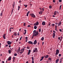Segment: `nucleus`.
Here are the masks:
<instances>
[{
	"mask_svg": "<svg viewBox=\"0 0 63 63\" xmlns=\"http://www.w3.org/2000/svg\"><path fill=\"white\" fill-rule=\"evenodd\" d=\"M33 32V36H36L39 35V33H38V31H37L36 32Z\"/></svg>",
	"mask_w": 63,
	"mask_h": 63,
	"instance_id": "f257e3e1",
	"label": "nucleus"
},
{
	"mask_svg": "<svg viewBox=\"0 0 63 63\" xmlns=\"http://www.w3.org/2000/svg\"><path fill=\"white\" fill-rule=\"evenodd\" d=\"M59 53V50L58 49H57L56 50V55H57Z\"/></svg>",
	"mask_w": 63,
	"mask_h": 63,
	"instance_id": "f03ea898",
	"label": "nucleus"
},
{
	"mask_svg": "<svg viewBox=\"0 0 63 63\" xmlns=\"http://www.w3.org/2000/svg\"><path fill=\"white\" fill-rule=\"evenodd\" d=\"M30 15L32 17H33L34 18L36 17V16L33 13L31 14Z\"/></svg>",
	"mask_w": 63,
	"mask_h": 63,
	"instance_id": "7ed1b4c3",
	"label": "nucleus"
},
{
	"mask_svg": "<svg viewBox=\"0 0 63 63\" xmlns=\"http://www.w3.org/2000/svg\"><path fill=\"white\" fill-rule=\"evenodd\" d=\"M7 43L8 45H11V44H12V43H11V42L10 41H8L7 42Z\"/></svg>",
	"mask_w": 63,
	"mask_h": 63,
	"instance_id": "20e7f679",
	"label": "nucleus"
},
{
	"mask_svg": "<svg viewBox=\"0 0 63 63\" xmlns=\"http://www.w3.org/2000/svg\"><path fill=\"white\" fill-rule=\"evenodd\" d=\"M37 51H38V49H37V48H35V49L33 51V52H37Z\"/></svg>",
	"mask_w": 63,
	"mask_h": 63,
	"instance_id": "39448f33",
	"label": "nucleus"
},
{
	"mask_svg": "<svg viewBox=\"0 0 63 63\" xmlns=\"http://www.w3.org/2000/svg\"><path fill=\"white\" fill-rule=\"evenodd\" d=\"M62 24L61 23V21H60L59 23H58V26H60V25H61Z\"/></svg>",
	"mask_w": 63,
	"mask_h": 63,
	"instance_id": "423d86ee",
	"label": "nucleus"
},
{
	"mask_svg": "<svg viewBox=\"0 0 63 63\" xmlns=\"http://www.w3.org/2000/svg\"><path fill=\"white\" fill-rule=\"evenodd\" d=\"M24 50H25V48H23L22 49L20 50V51H22L23 52H24Z\"/></svg>",
	"mask_w": 63,
	"mask_h": 63,
	"instance_id": "0eeeda50",
	"label": "nucleus"
},
{
	"mask_svg": "<svg viewBox=\"0 0 63 63\" xmlns=\"http://www.w3.org/2000/svg\"><path fill=\"white\" fill-rule=\"evenodd\" d=\"M37 40H35L33 42V44H34V45H36V44H37Z\"/></svg>",
	"mask_w": 63,
	"mask_h": 63,
	"instance_id": "6e6552de",
	"label": "nucleus"
},
{
	"mask_svg": "<svg viewBox=\"0 0 63 63\" xmlns=\"http://www.w3.org/2000/svg\"><path fill=\"white\" fill-rule=\"evenodd\" d=\"M39 25V22H37L36 23L34 24V25L35 26L36 25Z\"/></svg>",
	"mask_w": 63,
	"mask_h": 63,
	"instance_id": "1a4fd4ad",
	"label": "nucleus"
},
{
	"mask_svg": "<svg viewBox=\"0 0 63 63\" xmlns=\"http://www.w3.org/2000/svg\"><path fill=\"white\" fill-rule=\"evenodd\" d=\"M12 58V57H10L9 58L8 60V61H9L11 60V59Z\"/></svg>",
	"mask_w": 63,
	"mask_h": 63,
	"instance_id": "9d476101",
	"label": "nucleus"
},
{
	"mask_svg": "<svg viewBox=\"0 0 63 63\" xmlns=\"http://www.w3.org/2000/svg\"><path fill=\"white\" fill-rule=\"evenodd\" d=\"M55 33H53V38H55Z\"/></svg>",
	"mask_w": 63,
	"mask_h": 63,
	"instance_id": "9b49d317",
	"label": "nucleus"
},
{
	"mask_svg": "<svg viewBox=\"0 0 63 63\" xmlns=\"http://www.w3.org/2000/svg\"><path fill=\"white\" fill-rule=\"evenodd\" d=\"M28 43L30 44H33V42L32 41H29L28 42Z\"/></svg>",
	"mask_w": 63,
	"mask_h": 63,
	"instance_id": "f8f14e48",
	"label": "nucleus"
},
{
	"mask_svg": "<svg viewBox=\"0 0 63 63\" xmlns=\"http://www.w3.org/2000/svg\"><path fill=\"white\" fill-rule=\"evenodd\" d=\"M42 24L43 25H45L46 24V23H45V22H43L42 23Z\"/></svg>",
	"mask_w": 63,
	"mask_h": 63,
	"instance_id": "ddd939ff",
	"label": "nucleus"
},
{
	"mask_svg": "<svg viewBox=\"0 0 63 63\" xmlns=\"http://www.w3.org/2000/svg\"><path fill=\"white\" fill-rule=\"evenodd\" d=\"M31 51V50H29L28 53V55H29V54H30Z\"/></svg>",
	"mask_w": 63,
	"mask_h": 63,
	"instance_id": "4468645a",
	"label": "nucleus"
},
{
	"mask_svg": "<svg viewBox=\"0 0 63 63\" xmlns=\"http://www.w3.org/2000/svg\"><path fill=\"white\" fill-rule=\"evenodd\" d=\"M14 36H16L17 35V34L16 32H15L13 34Z\"/></svg>",
	"mask_w": 63,
	"mask_h": 63,
	"instance_id": "2eb2a0df",
	"label": "nucleus"
},
{
	"mask_svg": "<svg viewBox=\"0 0 63 63\" xmlns=\"http://www.w3.org/2000/svg\"><path fill=\"white\" fill-rule=\"evenodd\" d=\"M56 14H57V12L56 11H55L54 13V15H56Z\"/></svg>",
	"mask_w": 63,
	"mask_h": 63,
	"instance_id": "dca6fc26",
	"label": "nucleus"
},
{
	"mask_svg": "<svg viewBox=\"0 0 63 63\" xmlns=\"http://www.w3.org/2000/svg\"><path fill=\"white\" fill-rule=\"evenodd\" d=\"M59 60L58 59H57L56 60V63H58V62L59 61Z\"/></svg>",
	"mask_w": 63,
	"mask_h": 63,
	"instance_id": "f3484780",
	"label": "nucleus"
},
{
	"mask_svg": "<svg viewBox=\"0 0 63 63\" xmlns=\"http://www.w3.org/2000/svg\"><path fill=\"white\" fill-rule=\"evenodd\" d=\"M24 32H25V33H24V35H25V34L26 33V30H24Z\"/></svg>",
	"mask_w": 63,
	"mask_h": 63,
	"instance_id": "a211bd4d",
	"label": "nucleus"
},
{
	"mask_svg": "<svg viewBox=\"0 0 63 63\" xmlns=\"http://www.w3.org/2000/svg\"><path fill=\"white\" fill-rule=\"evenodd\" d=\"M48 55H46L45 58H48Z\"/></svg>",
	"mask_w": 63,
	"mask_h": 63,
	"instance_id": "6ab92c4d",
	"label": "nucleus"
},
{
	"mask_svg": "<svg viewBox=\"0 0 63 63\" xmlns=\"http://www.w3.org/2000/svg\"><path fill=\"white\" fill-rule=\"evenodd\" d=\"M30 12L29 11L27 13V16H28V14H29Z\"/></svg>",
	"mask_w": 63,
	"mask_h": 63,
	"instance_id": "aec40b11",
	"label": "nucleus"
},
{
	"mask_svg": "<svg viewBox=\"0 0 63 63\" xmlns=\"http://www.w3.org/2000/svg\"><path fill=\"white\" fill-rule=\"evenodd\" d=\"M48 60H49L50 61H51V58L50 57H49L48 58Z\"/></svg>",
	"mask_w": 63,
	"mask_h": 63,
	"instance_id": "412c9836",
	"label": "nucleus"
},
{
	"mask_svg": "<svg viewBox=\"0 0 63 63\" xmlns=\"http://www.w3.org/2000/svg\"><path fill=\"white\" fill-rule=\"evenodd\" d=\"M12 6L13 8H15V4H13Z\"/></svg>",
	"mask_w": 63,
	"mask_h": 63,
	"instance_id": "4be33fe9",
	"label": "nucleus"
},
{
	"mask_svg": "<svg viewBox=\"0 0 63 63\" xmlns=\"http://www.w3.org/2000/svg\"><path fill=\"white\" fill-rule=\"evenodd\" d=\"M37 27L36 26H35L34 27V28L35 29H37Z\"/></svg>",
	"mask_w": 63,
	"mask_h": 63,
	"instance_id": "5701e85b",
	"label": "nucleus"
},
{
	"mask_svg": "<svg viewBox=\"0 0 63 63\" xmlns=\"http://www.w3.org/2000/svg\"><path fill=\"white\" fill-rule=\"evenodd\" d=\"M20 47H19L18 49V52L20 51Z\"/></svg>",
	"mask_w": 63,
	"mask_h": 63,
	"instance_id": "b1692460",
	"label": "nucleus"
},
{
	"mask_svg": "<svg viewBox=\"0 0 63 63\" xmlns=\"http://www.w3.org/2000/svg\"><path fill=\"white\" fill-rule=\"evenodd\" d=\"M14 8H13L12 9V10L11 11V14H13V11H14Z\"/></svg>",
	"mask_w": 63,
	"mask_h": 63,
	"instance_id": "393cba45",
	"label": "nucleus"
},
{
	"mask_svg": "<svg viewBox=\"0 0 63 63\" xmlns=\"http://www.w3.org/2000/svg\"><path fill=\"white\" fill-rule=\"evenodd\" d=\"M41 40L42 41H43L44 40V37H42L41 39Z\"/></svg>",
	"mask_w": 63,
	"mask_h": 63,
	"instance_id": "a878e982",
	"label": "nucleus"
},
{
	"mask_svg": "<svg viewBox=\"0 0 63 63\" xmlns=\"http://www.w3.org/2000/svg\"><path fill=\"white\" fill-rule=\"evenodd\" d=\"M11 51L10 50H8V52L9 53H10V54L11 53Z\"/></svg>",
	"mask_w": 63,
	"mask_h": 63,
	"instance_id": "bb28decb",
	"label": "nucleus"
},
{
	"mask_svg": "<svg viewBox=\"0 0 63 63\" xmlns=\"http://www.w3.org/2000/svg\"><path fill=\"white\" fill-rule=\"evenodd\" d=\"M39 14H41V15H42V12L41 11H40L39 13Z\"/></svg>",
	"mask_w": 63,
	"mask_h": 63,
	"instance_id": "cd10ccee",
	"label": "nucleus"
},
{
	"mask_svg": "<svg viewBox=\"0 0 63 63\" xmlns=\"http://www.w3.org/2000/svg\"><path fill=\"white\" fill-rule=\"evenodd\" d=\"M62 6V5H61L60 7V10L61 9V7Z\"/></svg>",
	"mask_w": 63,
	"mask_h": 63,
	"instance_id": "c85d7f7f",
	"label": "nucleus"
},
{
	"mask_svg": "<svg viewBox=\"0 0 63 63\" xmlns=\"http://www.w3.org/2000/svg\"><path fill=\"white\" fill-rule=\"evenodd\" d=\"M24 6H25V7H26H26H27V6H28L27 5H26L25 4H24Z\"/></svg>",
	"mask_w": 63,
	"mask_h": 63,
	"instance_id": "c756f323",
	"label": "nucleus"
},
{
	"mask_svg": "<svg viewBox=\"0 0 63 63\" xmlns=\"http://www.w3.org/2000/svg\"><path fill=\"white\" fill-rule=\"evenodd\" d=\"M52 27H54V26L55 25V24H52Z\"/></svg>",
	"mask_w": 63,
	"mask_h": 63,
	"instance_id": "7c9ffc66",
	"label": "nucleus"
},
{
	"mask_svg": "<svg viewBox=\"0 0 63 63\" xmlns=\"http://www.w3.org/2000/svg\"><path fill=\"white\" fill-rule=\"evenodd\" d=\"M32 61L34 60V57H32Z\"/></svg>",
	"mask_w": 63,
	"mask_h": 63,
	"instance_id": "2f4dec72",
	"label": "nucleus"
},
{
	"mask_svg": "<svg viewBox=\"0 0 63 63\" xmlns=\"http://www.w3.org/2000/svg\"><path fill=\"white\" fill-rule=\"evenodd\" d=\"M14 55L15 56H16V55H17V54H16V53H15V54H14Z\"/></svg>",
	"mask_w": 63,
	"mask_h": 63,
	"instance_id": "473e14b6",
	"label": "nucleus"
},
{
	"mask_svg": "<svg viewBox=\"0 0 63 63\" xmlns=\"http://www.w3.org/2000/svg\"><path fill=\"white\" fill-rule=\"evenodd\" d=\"M41 31V29H39V32H40Z\"/></svg>",
	"mask_w": 63,
	"mask_h": 63,
	"instance_id": "72a5a7b5",
	"label": "nucleus"
},
{
	"mask_svg": "<svg viewBox=\"0 0 63 63\" xmlns=\"http://www.w3.org/2000/svg\"><path fill=\"white\" fill-rule=\"evenodd\" d=\"M61 56V54H59V56L60 57V56Z\"/></svg>",
	"mask_w": 63,
	"mask_h": 63,
	"instance_id": "f704fd0d",
	"label": "nucleus"
},
{
	"mask_svg": "<svg viewBox=\"0 0 63 63\" xmlns=\"http://www.w3.org/2000/svg\"><path fill=\"white\" fill-rule=\"evenodd\" d=\"M27 49H29L30 48V47H27Z\"/></svg>",
	"mask_w": 63,
	"mask_h": 63,
	"instance_id": "c9c22d12",
	"label": "nucleus"
},
{
	"mask_svg": "<svg viewBox=\"0 0 63 63\" xmlns=\"http://www.w3.org/2000/svg\"><path fill=\"white\" fill-rule=\"evenodd\" d=\"M49 8H50V9H51L52 8V7H51V6H49Z\"/></svg>",
	"mask_w": 63,
	"mask_h": 63,
	"instance_id": "e433bc0d",
	"label": "nucleus"
},
{
	"mask_svg": "<svg viewBox=\"0 0 63 63\" xmlns=\"http://www.w3.org/2000/svg\"><path fill=\"white\" fill-rule=\"evenodd\" d=\"M53 3H55V0H53Z\"/></svg>",
	"mask_w": 63,
	"mask_h": 63,
	"instance_id": "4c0bfd02",
	"label": "nucleus"
},
{
	"mask_svg": "<svg viewBox=\"0 0 63 63\" xmlns=\"http://www.w3.org/2000/svg\"><path fill=\"white\" fill-rule=\"evenodd\" d=\"M42 11H44V10H45V9H44L43 8H42V9H41Z\"/></svg>",
	"mask_w": 63,
	"mask_h": 63,
	"instance_id": "58836bf2",
	"label": "nucleus"
},
{
	"mask_svg": "<svg viewBox=\"0 0 63 63\" xmlns=\"http://www.w3.org/2000/svg\"><path fill=\"white\" fill-rule=\"evenodd\" d=\"M2 12H1L0 14V16H2Z\"/></svg>",
	"mask_w": 63,
	"mask_h": 63,
	"instance_id": "ea45409f",
	"label": "nucleus"
},
{
	"mask_svg": "<svg viewBox=\"0 0 63 63\" xmlns=\"http://www.w3.org/2000/svg\"><path fill=\"white\" fill-rule=\"evenodd\" d=\"M59 1L60 2H62V0H59Z\"/></svg>",
	"mask_w": 63,
	"mask_h": 63,
	"instance_id": "a19ab883",
	"label": "nucleus"
},
{
	"mask_svg": "<svg viewBox=\"0 0 63 63\" xmlns=\"http://www.w3.org/2000/svg\"><path fill=\"white\" fill-rule=\"evenodd\" d=\"M18 38H17L16 40V42H17V41H18Z\"/></svg>",
	"mask_w": 63,
	"mask_h": 63,
	"instance_id": "79ce46f5",
	"label": "nucleus"
},
{
	"mask_svg": "<svg viewBox=\"0 0 63 63\" xmlns=\"http://www.w3.org/2000/svg\"><path fill=\"white\" fill-rule=\"evenodd\" d=\"M22 36H21V37H20V40H21V39L22 38Z\"/></svg>",
	"mask_w": 63,
	"mask_h": 63,
	"instance_id": "37998d69",
	"label": "nucleus"
},
{
	"mask_svg": "<svg viewBox=\"0 0 63 63\" xmlns=\"http://www.w3.org/2000/svg\"><path fill=\"white\" fill-rule=\"evenodd\" d=\"M44 57H43V56H42L41 57V59H43H43H44Z\"/></svg>",
	"mask_w": 63,
	"mask_h": 63,
	"instance_id": "c03bdc74",
	"label": "nucleus"
},
{
	"mask_svg": "<svg viewBox=\"0 0 63 63\" xmlns=\"http://www.w3.org/2000/svg\"><path fill=\"white\" fill-rule=\"evenodd\" d=\"M53 31V32L54 33H56V32L54 31Z\"/></svg>",
	"mask_w": 63,
	"mask_h": 63,
	"instance_id": "a18cd8bd",
	"label": "nucleus"
},
{
	"mask_svg": "<svg viewBox=\"0 0 63 63\" xmlns=\"http://www.w3.org/2000/svg\"><path fill=\"white\" fill-rule=\"evenodd\" d=\"M5 35H6V34H4L3 35V37H5Z\"/></svg>",
	"mask_w": 63,
	"mask_h": 63,
	"instance_id": "49530a36",
	"label": "nucleus"
},
{
	"mask_svg": "<svg viewBox=\"0 0 63 63\" xmlns=\"http://www.w3.org/2000/svg\"><path fill=\"white\" fill-rule=\"evenodd\" d=\"M55 24L56 25H57L58 24V23H55Z\"/></svg>",
	"mask_w": 63,
	"mask_h": 63,
	"instance_id": "de8ad7c7",
	"label": "nucleus"
},
{
	"mask_svg": "<svg viewBox=\"0 0 63 63\" xmlns=\"http://www.w3.org/2000/svg\"><path fill=\"white\" fill-rule=\"evenodd\" d=\"M30 27V25H29L28 26V27Z\"/></svg>",
	"mask_w": 63,
	"mask_h": 63,
	"instance_id": "09e8293b",
	"label": "nucleus"
},
{
	"mask_svg": "<svg viewBox=\"0 0 63 63\" xmlns=\"http://www.w3.org/2000/svg\"><path fill=\"white\" fill-rule=\"evenodd\" d=\"M9 31L10 32H12V31H11V29H10H10Z\"/></svg>",
	"mask_w": 63,
	"mask_h": 63,
	"instance_id": "8fccbe9b",
	"label": "nucleus"
},
{
	"mask_svg": "<svg viewBox=\"0 0 63 63\" xmlns=\"http://www.w3.org/2000/svg\"><path fill=\"white\" fill-rule=\"evenodd\" d=\"M32 63H34V60H32Z\"/></svg>",
	"mask_w": 63,
	"mask_h": 63,
	"instance_id": "3c124183",
	"label": "nucleus"
},
{
	"mask_svg": "<svg viewBox=\"0 0 63 63\" xmlns=\"http://www.w3.org/2000/svg\"><path fill=\"white\" fill-rule=\"evenodd\" d=\"M59 31H60V32H61L62 31V30L61 29H59Z\"/></svg>",
	"mask_w": 63,
	"mask_h": 63,
	"instance_id": "603ef678",
	"label": "nucleus"
},
{
	"mask_svg": "<svg viewBox=\"0 0 63 63\" xmlns=\"http://www.w3.org/2000/svg\"><path fill=\"white\" fill-rule=\"evenodd\" d=\"M10 29H14V28L13 27H11L10 28Z\"/></svg>",
	"mask_w": 63,
	"mask_h": 63,
	"instance_id": "864d4df0",
	"label": "nucleus"
},
{
	"mask_svg": "<svg viewBox=\"0 0 63 63\" xmlns=\"http://www.w3.org/2000/svg\"><path fill=\"white\" fill-rule=\"evenodd\" d=\"M10 49H11V51H12V50L13 49V48H10Z\"/></svg>",
	"mask_w": 63,
	"mask_h": 63,
	"instance_id": "5fc2aeb1",
	"label": "nucleus"
},
{
	"mask_svg": "<svg viewBox=\"0 0 63 63\" xmlns=\"http://www.w3.org/2000/svg\"><path fill=\"white\" fill-rule=\"evenodd\" d=\"M62 60H60V63H62Z\"/></svg>",
	"mask_w": 63,
	"mask_h": 63,
	"instance_id": "6e6d98bb",
	"label": "nucleus"
},
{
	"mask_svg": "<svg viewBox=\"0 0 63 63\" xmlns=\"http://www.w3.org/2000/svg\"><path fill=\"white\" fill-rule=\"evenodd\" d=\"M23 52H22V51H21V52H20V53H21V54H22V53Z\"/></svg>",
	"mask_w": 63,
	"mask_h": 63,
	"instance_id": "4d7b16f0",
	"label": "nucleus"
},
{
	"mask_svg": "<svg viewBox=\"0 0 63 63\" xmlns=\"http://www.w3.org/2000/svg\"><path fill=\"white\" fill-rule=\"evenodd\" d=\"M55 31H57V29H56V28L55 29Z\"/></svg>",
	"mask_w": 63,
	"mask_h": 63,
	"instance_id": "13d9d810",
	"label": "nucleus"
},
{
	"mask_svg": "<svg viewBox=\"0 0 63 63\" xmlns=\"http://www.w3.org/2000/svg\"><path fill=\"white\" fill-rule=\"evenodd\" d=\"M60 39V37H59L58 38V40H59Z\"/></svg>",
	"mask_w": 63,
	"mask_h": 63,
	"instance_id": "bf43d9fd",
	"label": "nucleus"
},
{
	"mask_svg": "<svg viewBox=\"0 0 63 63\" xmlns=\"http://www.w3.org/2000/svg\"><path fill=\"white\" fill-rule=\"evenodd\" d=\"M43 59H41L40 60V61H42V60H43Z\"/></svg>",
	"mask_w": 63,
	"mask_h": 63,
	"instance_id": "052dcab7",
	"label": "nucleus"
},
{
	"mask_svg": "<svg viewBox=\"0 0 63 63\" xmlns=\"http://www.w3.org/2000/svg\"><path fill=\"white\" fill-rule=\"evenodd\" d=\"M33 32H36V30H34L33 31Z\"/></svg>",
	"mask_w": 63,
	"mask_h": 63,
	"instance_id": "680f3d73",
	"label": "nucleus"
},
{
	"mask_svg": "<svg viewBox=\"0 0 63 63\" xmlns=\"http://www.w3.org/2000/svg\"><path fill=\"white\" fill-rule=\"evenodd\" d=\"M5 47H8V44H7L6 45H5Z\"/></svg>",
	"mask_w": 63,
	"mask_h": 63,
	"instance_id": "e2e57ef3",
	"label": "nucleus"
},
{
	"mask_svg": "<svg viewBox=\"0 0 63 63\" xmlns=\"http://www.w3.org/2000/svg\"><path fill=\"white\" fill-rule=\"evenodd\" d=\"M57 25H56L55 26V28H57Z\"/></svg>",
	"mask_w": 63,
	"mask_h": 63,
	"instance_id": "0e129e2a",
	"label": "nucleus"
},
{
	"mask_svg": "<svg viewBox=\"0 0 63 63\" xmlns=\"http://www.w3.org/2000/svg\"><path fill=\"white\" fill-rule=\"evenodd\" d=\"M27 38H28L27 37H26V38H25L27 40Z\"/></svg>",
	"mask_w": 63,
	"mask_h": 63,
	"instance_id": "69168bd1",
	"label": "nucleus"
},
{
	"mask_svg": "<svg viewBox=\"0 0 63 63\" xmlns=\"http://www.w3.org/2000/svg\"><path fill=\"white\" fill-rule=\"evenodd\" d=\"M18 9H20V6H18Z\"/></svg>",
	"mask_w": 63,
	"mask_h": 63,
	"instance_id": "338daca9",
	"label": "nucleus"
},
{
	"mask_svg": "<svg viewBox=\"0 0 63 63\" xmlns=\"http://www.w3.org/2000/svg\"><path fill=\"white\" fill-rule=\"evenodd\" d=\"M2 63H4V61H2Z\"/></svg>",
	"mask_w": 63,
	"mask_h": 63,
	"instance_id": "774afa93",
	"label": "nucleus"
}]
</instances>
